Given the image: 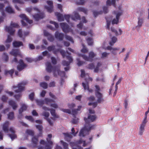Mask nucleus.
Listing matches in <instances>:
<instances>
[{
  "instance_id": "1",
  "label": "nucleus",
  "mask_w": 149,
  "mask_h": 149,
  "mask_svg": "<svg viewBox=\"0 0 149 149\" xmlns=\"http://www.w3.org/2000/svg\"><path fill=\"white\" fill-rule=\"evenodd\" d=\"M46 65L47 71L49 72L53 71L54 76L56 77L57 75H59L62 77L65 76V72L60 70L59 67L58 66L53 67L49 62H47L46 64Z\"/></svg>"
},
{
  "instance_id": "2",
  "label": "nucleus",
  "mask_w": 149,
  "mask_h": 149,
  "mask_svg": "<svg viewBox=\"0 0 149 149\" xmlns=\"http://www.w3.org/2000/svg\"><path fill=\"white\" fill-rule=\"evenodd\" d=\"M27 82L26 81H23L20 83L18 84L17 86H13V88L14 89L18 88L17 90H15V91L16 93H19V94L15 95L14 96V97L16 99L18 100L20 97L22 96V94L21 93L24 90V85H26Z\"/></svg>"
},
{
  "instance_id": "3",
  "label": "nucleus",
  "mask_w": 149,
  "mask_h": 149,
  "mask_svg": "<svg viewBox=\"0 0 149 149\" xmlns=\"http://www.w3.org/2000/svg\"><path fill=\"white\" fill-rule=\"evenodd\" d=\"M95 126L90 124H85L84 127L81 130L79 136L84 137L86 135L88 134L90 130L94 128Z\"/></svg>"
},
{
  "instance_id": "4",
  "label": "nucleus",
  "mask_w": 149,
  "mask_h": 149,
  "mask_svg": "<svg viewBox=\"0 0 149 149\" xmlns=\"http://www.w3.org/2000/svg\"><path fill=\"white\" fill-rule=\"evenodd\" d=\"M78 55L79 56H81L83 58L87 61L92 62L93 61V58L96 56V54L93 51H91L89 53V56L88 57L86 55L78 54Z\"/></svg>"
},
{
  "instance_id": "5",
  "label": "nucleus",
  "mask_w": 149,
  "mask_h": 149,
  "mask_svg": "<svg viewBox=\"0 0 149 149\" xmlns=\"http://www.w3.org/2000/svg\"><path fill=\"white\" fill-rule=\"evenodd\" d=\"M18 26V24L11 22L10 26H6L5 28V30L8 32L11 35L14 34L15 30L13 28L17 27Z\"/></svg>"
},
{
  "instance_id": "6",
  "label": "nucleus",
  "mask_w": 149,
  "mask_h": 149,
  "mask_svg": "<svg viewBox=\"0 0 149 149\" xmlns=\"http://www.w3.org/2000/svg\"><path fill=\"white\" fill-rule=\"evenodd\" d=\"M106 42H104L102 46L103 48L105 50H109L111 51V53L114 55H116L117 54V51L119 50V48L116 47H113L111 46L106 47Z\"/></svg>"
},
{
  "instance_id": "7",
  "label": "nucleus",
  "mask_w": 149,
  "mask_h": 149,
  "mask_svg": "<svg viewBox=\"0 0 149 149\" xmlns=\"http://www.w3.org/2000/svg\"><path fill=\"white\" fill-rule=\"evenodd\" d=\"M85 79L86 81V83H82V86L84 90H87L89 93H92L93 90L91 89H89L88 84V81H92L93 80L92 78L89 77L88 78H86Z\"/></svg>"
},
{
  "instance_id": "8",
  "label": "nucleus",
  "mask_w": 149,
  "mask_h": 149,
  "mask_svg": "<svg viewBox=\"0 0 149 149\" xmlns=\"http://www.w3.org/2000/svg\"><path fill=\"white\" fill-rule=\"evenodd\" d=\"M96 117L95 115L89 114L87 118H85L84 120L86 122V124H89L90 122L94 121L96 119Z\"/></svg>"
},
{
  "instance_id": "9",
  "label": "nucleus",
  "mask_w": 149,
  "mask_h": 149,
  "mask_svg": "<svg viewBox=\"0 0 149 149\" xmlns=\"http://www.w3.org/2000/svg\"><path fill=\"white\" fill-rule=\"evenodd\" d=\"M60 24L64 32L67 33L70 31V29L67 24L64 23H61Z\"/></svg>"
},
{
  "instance_id": "10",
  "label": "nucleus",
  "mask_w": 149,
  "mask_h": 149,
  "mask_svg": "<svg viewBox=\"0 0 149 149\" xmlns=\"http://www.w3.org/2000/svg\"><path fill=\"white\" fill-rule=\"evenodd\" d=\"M95 95L97 98V101L98 103H101L104 101L102 94L100 92L95 93Z\"/></svg>"
},
{
  "instance_id": "11",
  "label": "nucleus",
  "mask_w": 149,
  "mask_h": 149,
  "mask_svg": "<svg viewBox=\"0 0 149 149\" xmlns=\"http://www.w3.org/2000/svg\"><path fill=\"white\" fill-rule=\"evenodd\" d=\"M19 63L17 66V69L19 71H21L26 67V65L24 64L22 60H20L19 61Z\"/></svg>"
},
{
  "instance_id": "12",
  "label": "nucleus",
  "mask_w": 149,
  "mask_h": 149,
  "mask_svg": "<svg viewBox=\"0 0 149 149\" xmlns=\"http://www.w3.org/2000/svg\"><path fill=\"white\" fill-rule=\"evenodd\" d=\"M113 13L116 14V19H114L112 21V24H117L118 23L119 17L122 15V12H119L116 13V11H114Z\"/></svg>"
},
{
  "instance_id": "13",
  "label": "nucleus",
  "mask_w": 149,
  "mask_h": 149,
  "mask_svg": "<svg viewBox=\"0 0 149 149\" xmlns=\"http://www.w3.org/2000/svg\"><path fill=\"white\" fill-rule=\"evenodd\" d=\"M47 3L48 5H49V7L47 6H45V7L46 8L48 12L51 13L52 11L53 8V3L51 1H47Z\"/></svg>"
},
{
  "instance_id": "14",
  "label": "nucleus",
  "mask_w": 149,
  "mask_h": 149,
  "mask_svg": "<svg viewBox=\"0 0 149 149\" xmlns=\"http://www.w3.org/2000/svg\"><path fill=\"white\" fill-rule=\"evenodd\" d=\"M9 123L8 121H6L3 125V130L6 133H8L9 130L8 129Z\"/></svg>"
},
{
  "instance_id": "15",
  "label": "nucleus",
  "mask_w": 149,
  "mask_h": 149,
  "mask_svg": "<svg viewBox=\"0 0 149 149\" xmlns=\"http://www.w3.org/2000/svg\"><path fill=\"white\" fill-rule=\"evenodd\" d=\"M47 49L49 51H52L54 54L56 53L59 51L58 49L55 48V46L54 45H52L48 47Z\"/></svg>"
},
{
  "instance_id": "16",
  "label": "nucleus",
  "mask_w": 149,
  "mask_h": 149,
  "mask_svg": "<svg viewBox=\"0 0 149 149\" xmlns=\"http://www.w3.org/2000/svg\"><path fill=\"white\" fill-rule=\"evenodd\" d=\"M55 37L57 39H58L60 40H63L64 35L63 33H59L58 31L56 32L55 33Z\"/></svg>"
},
{
  "instance_id": "17",
  "label": "nucleus",
  "mask_w": 149,
  "mask_h": 149,
  "mask_svg": "<svg viewBox=\"0 0 149 149\" xmlns=\"http://www.w3.org/2000/svg\"><path fill=\"white\" fill-rule=\"evenodd\" d=\"M10 53L15 56H16L18 55L21 56V53L19 50L18 49H13Z\"/></svg>"
},
{
  "instance_id": "18",
  "label": "nucleus",
  "mask_w": 149,
  "mask_h": 149,
  "mask_svg": "<svg viewBox=\"0 0 149 149\" xmlns=\"http://www.w3.org/2000/svg\"><path fill=\"white\" fill-rule=\"evenodd\" d=\"M9 104L12 106L13 109L14 110H15L18 107V105L13 100H10L9 101Z\"/></svg>"
},
{
  "instance_id": "19",
  "label": "nucleus",
  "mask_w": 149,
  "mask_h": 149,
  "mask_svg": "<svg viewBox=\"0 0 149 149\" xmlns=\"http://www.w3.org/2000/svg\"><path fill=\"white\" fill-rule=\"evenodd\" d=\"M60 142L63 146L64 149H68V144L67 143L62 140L60 141ZM56 149H62L61 147L58 145L56 146Z\"/></svg>"
},
{
  "instance_id": "20",
  "label": "nucleus",
  "mask_w": 149,
  "mask_h": 149,
  "mask_svg": "<svg viewBox=\"0 0 149 149\" xmlns=\"http://www.w3.org/2000/svg\"><path fill=\"white\" fill-rule=\"evenodd\" d=\"M19 17L24 20H25L26 22L30 24L33 23V21L31 20H29L26 17V16L24 14H22L19 15Z\"/></svg>"
},
{
  "instance_id": "21",
  "label": "nucleus",
  "mask_w": 149,
  "mask_h": 149,
  "mask_svg": "<svg viewBox=\"0 0 149 149\" xmlns=\"http://www.w3.org/2000/svg\"><path fill=\"white\" fill-rule=\"evenodd\" d=\"M38 141V137L37 136H35L32 137L31 142L33 144V147H35L37 146Z\"/></svg>"
},
{
  "instance_id": "22",
  "label": "nucleus",
  "mask_w": 149,
  "mask_h": 149,
  "mask_svg": "<svg viewBox=\"0 0 149 149\" xmlns=\"http://www.w3.org/2000/svg\"><path fill=\"white\" fill-rule=\"evenodd\" d=\"M9 130L13 134H8L9 136L10 137L12 140H13L16 137V135L14 134V133L15 132V131L14 129L12 127L10 128L9 129Z\"/></svg>"
},
{
  "instance_id": "23",
  "label": "nucleus",
  "mask_w": 149,
  "mask_h": 149,
  "mask_svg": "<svg viewBox=\"0 0 149 149\" xmlns=\"http://www.w3.org/2000/svg\"><path fill=\"white\" fill-rule=\"evenodd\" d=\"M144 19L143 18H138V25L136 26V28L139 29L142 26V24L143 22Z\"/></svg>"
},
{
  "instance_id": "24",
  "label": "nucleus",
  "mask_w": 149,
  "mask_h": 149,
  "mask_svg": "<svg viewBox=\"0 0 149 149\" xmlns=\"http://www.w3.org/2000/svg\"><path fill=\"white\" fill-rule=\"evenodd\" d=\"M63 134L64 135L65 139L68 141H70V139L72 137V135L70 133H63Z\"/></svg>"
},
{
  "instance_id": "25",
  "label": "nucleus",
  "mask_w": 149,
  "mask_h": 149,
  "mask_svg": "<svg viewBox=\"0 0 149 149\" xmlns=\"http://www.w3.org/2000/svg\"><path fill=\"white\" fill-rule=\"evenodd\" d=\"M45 15L44 13H42L40 15L37 14L34 15L33 17L35 18L36 20H38L40 19H42L44 17Z\"/></svg>"
},
{
  "instance_id": "26",
  "label": "nucleus",
  "mask_w": 149,
  "mask_h": 149,
  "mask_svg": "<svg viewBox=\"0 0 149 149\" xmlns=\"http://www.w3.org/2000/svg\"><path fill=\"white\" fill-rule=\"evenodd\" d=\"M12 40V38L10 36H8L5 42V45L6 47L8 48L10 46V43Z\"/></svg>"
},
{
  "instance_id": "27",
  "label": "nucleus",
  "mask_w": 149,
  "mask_h": 149,
  "mask_svg": "<svg viewBox=\"0 0 149 149\" xmlns=\"http://www.w3.org/2000/svg\"><path fill=\"white\" fill-rule=\"evenodd\" d=\"M55 15L57 16L58 21L61 22L64 20V17L62 15L58 12L55 13Z\"/></svg>"
},
{
  "instance_id": "28",
  "label": "nucleus",
  "mask_w": 149,
  "mask_h": 149,
  "mask_svg": "<svg viewBox=\"0 0 149 149\" xmlns=\"http://www.w3.org/2000/svg\"><path fill=\"white\" fill-rule=\"evenodd\" d=\"M5 10L7 13L10 14L14 13V11L13 9L9 6L6 7Z\"/></svg>"
},
{
  "instance_id": "29",
  "label": "nucleus",
  "mask_w": 149,
  "mask_h": 149,
  "mask_svg": "<svg viewBox=\"0 0 149 149\" xmlns=\"http://www.w3.org/2000/svg\"><path fill=\"white\" fill-rule=\"evenodd\" d=\"M81 108V106H78L77 109H72L71 113L73 116H75V115L77 113L78 111H80Z\"/></svg>"
},
{
  "instance_id": "30",
  "label": "nucleus",
  "mask_w": 149,
  "mask_h": 149,
  "mask_svg": "<svg viewBox=\"0 0 149 149\" xmlns=\"http://www.w3.org/2000/svg\"><path fill=\"white\" fill-rule=\"evenodd\" d=\"M117 38L113 36L111 38V40L109 42V44L111 46H113L114 44L117 41Z\"/></svg>"
},
{
  "instance_id": "31",
  "label": "nucleus",
  "mask_w": 149,
  "mask_h": 149,
  "mask_svg": "<svg viewBox=\"0 0 149 149\" xmlns=\"http://www.w3.org/2000/svg\"><path fill=\"white\" fill-rule=\"evenodd\" d=\"M74 16H72L71 17L72 19L74 20H75L76 19H79L80 18V17L79 15L76 12H74Z\"/></svg>"
},
{
  "instance_id": "32",
  "label": "nucleus",
  "mask_w": 149,
  "mask_h": 149,
  "mask_svg": "<svg viewBox=\"0 0 149 149\" xmlns=\"http://www.w3.org/2000/svg\"><path fill=\"white\" fill-rule=\"evenodd\" d=\"M27 108L26 105L24 104H22L21 105L20 108L19 110V112L22 113L24 111H26Z\"/></svg>"
},
{
  "instance_id": "33",
  "label": "nucleus",
  "mask_w": 149,
  "mask_h": 149,
  "mask_svg": "<svg viewBox=\"0 0 149 149\" xmlns=\"http://www.w3.org/2000/svg\"><path fill=\"white\" fill-rule=\"evenodd\" d=\"M4 6V5L3 4L0 3V11L3 16H5V13L3 10Z\"/></svg>"
},
{
  "instance_id": "34",
  "label": "nucleus",
  "mask_w": 149,
  "mask_h": 149,
  "mask_svg": "<svg viewBox=\"0 0 149 149\" xmlns=\"http://www.w3.org/2000/svg\"><path fill=\"white\" fill-rule=\"evenodd\" d=\"M13 45L15 47H19L22 45V43L20 41H14L13 42Z\"/></svg>"
},
{
  "instance_id": "35",
  "label": "nucleus",
  "mask_w": 149,
  "mask_h": 149,
  "mask_svg": "<svg viewBox=\"0 0 149 149\" xmlns=\"http://www.w3.org/2000/svg\"><path fill=\"white\" fill-rule=\"evenodd\" d=\"M139 15L138 18L144 19L145 16V12L143 10H140L139 12Z\"/></svg>"
},
{
  "instance_id": "36",
  "label": "nucleus",
  "mask_w": 149,
  "mask_h": 149,
  "mask_svg": "<svg viewBox=\"0 0 149 149\" xmlns=\"http://www.w3.org/2000/svg\"><path fill=\"white\" fill-rule=\"evenodd\" d=\"M49 113L48 112L44 111L41 114V115L45 117V118L46 119L49 116Z\"/></svg>"
},
{
  "instance_id": "37",
  "label": "nucleus",
  "mask_w": 149,
  "mask_h": 149,
  "mask_svg": "<svg viewBox=\"0 0 149 149\" xmlns=\"http://www.w3.org/2000/svg\"><path fill=\"white\" fill-rule=\"evenodd\" d=\"M116 0H112L111 1L110 0H108L107 1V5H113L115 6V3L116 2Z\"/></svg>"
},
{
  "instance_id": "38",
  "label": "nucleus",
  "mask_w": 149,
  "mask_h": 149,
  "mask_svg": "<svg viewBox=\"0 0 149 149\" xmlns=\"http://www.w3.org/2000/svg\"><path fill=\"white\" fill-rule=\"evenodd\" d=\"M142 125H141L139 128V134L140 135H143V132L144 130V127Z\"/></svg>"
},
{
  "instance_id": "39",
  "label": "nucleus",
  "mask_w": 149,
  "mask_h": 149,
  "mask_svg": "<svg viewBox=\"0 0 149 149\" xmlns=\"http://www.w3.org/2000/svg\"><path fill=\"white\" fill-rule=\"evenodd\" d=\"M40 86L44 89H47L48 87V84L45 82H42L40 83Z\"/></svg>"
},
{
  "instance_id": "40",
  "label": "nucleus",
  "mask_w": 149,
  "mask_h": 149,
  "mask_svg": "<svg viewBox=\"0 0 149 149\" xmlns=\"http://www.w3.org/2000/svg\"><path fill=\"white\" fill-rule=\"evenodd\" d=\"M50 113L52 115L54 118H58L57 115L55 113V111L53 109H51L50 110Z\"/></svg>"
},
{
  "instance_id": "41",
  "label": "nucleus",
  "mask_w": 149,
  "mask_h": 149,
  "mask_svg": "<svg viewBox=\"0 0 149 149\" xmlns=\"http://www.w3.org/2000/svg\"><path fill=\"white\" fill-rule=\"evenodd\" d=\"M77 10L79 12H82L85 14L87 13V10L84 8L79 7L77 8Z\"/></svg>"
},
{
  "instance_id": "42",
  "label": "nucleus",
  "mask_w": 149,
  "mask_h": 149,
  "mask_svg": "<svg viewBox=\"0 0 149 149\" xmlns=\"http://www.w3.org/2000/svg\"><path fill=\"white\" fill-rule=\"evenodd\" d=\"M36 102L38 105L42 106L44 104V101L42 100H36Z\"/></svg>"
},
{
  "instance_id": "43",
  "label": "nucleus",
  "mask_w": 149,
  "mask_h": 149,
  "mask_svg": "<svg viewBox=\"0 0 149 149\" xmlns=\"http://www.w3.org/2000/svg\"><path fill=\"white\" fill-rule=\"evenodd\" d=\"M109 53L106 52H104L102 53L101 58H104L107 57L109 55Z\"/></svg>"
},
{
  "instance_id": "44",
  "label": "nucleus",
  "mask_w": 149,
  "mask_h": 149,
  "mask_svg": "<svg viewBox=\"0 0 149 149\" xmlns=\"http://www.w3.org/2000/svg\"><path fill=\"white\" fill-rule=\"evenodd\" d=\"M87 41L88 45H93V40L91 38H87Z\"/></svg>"
},
{
  "instance_id": "45",
  "label": "nucleus",
  "mask_w": 149,
  "mask_h": 149,
  "mask_svg": "<svg viewBox=\"0 0 149 149\" xmlns=\"http://www.w3.org/2000/svg\"><path fill=\"white\" fill-rule=\"evenodd\" d=\"M45 102L46 104L48 105L49 103H50L52 102H54V101L51 99H50L48 98H45Z\"/></svg>"
},
{
  "instance_id": "46",
  "label": "nucleus",
  "mask_w": 149,
  "mask_h": 149,
  "mask_svg": "<svg viewBox=\"0 0 149 149\" xmlns=\"http://www.w3.org/2000/svg\"><path fill=\"white\" fill-rule=\"evenodd\" d=\"M82 46L83 49L81 50V52L83 53H86L88 52V50L83 44H82Z\"/></svg>"
},
{
  "instance_id": "47",
  "label": "nucleus",
  "mask_w": 149,
  "mask_h": 149,
  "mask_svg": "<svg viewBox=\"0 0 149 149\" xmlns=\"http://www.w3.org/2000/svg\"><path fill=\"white\" fill-rule=\"evenodd\" d=\"M74 118H73L72 120V123L75 124H76L78 122L79 119L78 118L75 117V116H73Z\"/></svg>"
},
{
  "instance_id": "48",
  "label": "nucleus",
  "mask_w": 149,
  "mask_h": 149,
  "mask_svg": "<svg viewBox=\"0 0 149 149\" xmlns=\"http://www.w3.org/2000/svg\"><path fill=\"white\" fill-rule=\"evenodd\" d=\"M14 117V113L12 112L9 113L8 115V118L10 120L12 119Z\"/></svg>"
},
{
  "instance_id": "49",
  "label": "nucleus",
  "mask_w": 149,
  "mask_h": 149,
  "mask_svg": "<svg viewBox=\"0 0 149 149\" xmlns=\"http://www.w3.org/2000/svg\"><path fill=\"white\" fill-rule=\"evenodd\" d=\"M95 66L93 63L89 64L87 66V68L90 69H93L94 68Z\"/></svg>"
},
{
  "instance_id": "50",
  "label": "nucleus",
  "mask_w": 149,
  "mask_h": 149,
  "mask_svg": "<svg viewBox=\"0 0 149 149\" xmlns=\"http://www.w3.org/2000/svg\"><path fill=\"white\" fill-rule=\"evenodd\" d=\"M2 58L5 61H7L8 59V56L6 54L4 53L2 56Z\"/></svg>"
},
{
  "instance_id": "51",
  "label": "nucleus",
  "mask_w": 149,
  "mask_h": 149,
  "mask_svg": "<svg viewBox=\"0 0 149 149\" xmlns=\"http://www.w3.org/2000/svg\"><path fill=\"white\" fill-rule=\"evenodd\" d=\"M48 138H47V140L48 143L50 144H52V141L50 140V139L52 137V134H49L48 135Z\"/></svg>"
},
{
  "instance_id": "52",
  "label": "nucleus",
  "mask_w": 149,
  "mask_h": 149,
  "mask_svg": "<svg viewBox=\"0 0 149 149\" xmlns=\"http://www.w3.org/2000/svg\"><path fill=\"white\" fill-rule=\"evenodd\" d=\"M111 30L112 32L114 33L116 35H119V34L118 33L117 31L114 28L111 27Z\"/></svg>"
},
{
  "instance_id": "53",
  "label": "nucleus",
  "mask_w": 149,
  "mask_h": 149,
  "mask_svg": "<svg viewBox=\"0 0 149 149\" xmlns=\"http://www.w3.org/2000/svg\"><path fill=\"white\" fill-rule=\"evenodd\" d=\"M14 72V70H11L10 71L6 70L5 72V74H7L8 73L10 74L12 76Z\"/></svg>"
},
{
  "instance_id": "54",
  "label": "nucleus",
  "mask_w": 149,
  "mask_h": 149,
  "mask_svg": "<svg viewBox=\"0 0 149 149\" xmlns=\"http://www.w3.org/2000/svg\"><path fill=\"white\" fill-rule=\"evenodd\" d=\"M95 93H100V87L97 85H96L95 86Z\"/></svg>"
},
{
  "instance_id": "55",
  "label": "nucleus",
  "mask_w": 149,
  "mask_h": 149,
  "mask_svg": "<svg viewBox=\"0 0 149 149\" xmlns=\"http://www.w3.org/2000/svg\"><path fill=\"white\" fill-rule=\"evenodd\" d=\"M77 60L78 62L77 64L79 66H81L85 63L84 62L80 61L79 58H77Z\"/></svg>"
},
{
  "instance_id": "56",
  "label": "nucleus",
  "mask_w": 149,
  "mask_h": 149,
  "mask_svg": "<svg viewBox=\"0 0 149 149\" xmlns=\"http://www.w3.org/2000/svg\"><path fill=\"white\" fill-rule=\"evenodd\" d=\"M26 132L28 134L30 135L33 136L34 134L33 132L30 130H27Z\"/></svg>"
},
{
  "instance_id": "57",
  "label": "nucleus",
  "mask_w": 149,
  "mask_h": 149,
  "mask_svg": "<svg viewBox=\"0 0 149 149\" xmlns=\"http://www.w3.org/2000/svg\"><path fill=\"white\" fill-rule=\"evenodd\" d=\"M65 37L66 39L67 40L70 41L72 43H73L74 42L72 39V37H71L70 36H68L67 35H66L65 36Z\"/></svg>"
},
{
  "instance_id": "58",
  "label": "nucleus",
  "mask_w": 149,
  "mask_h": 149,
  "mask_svg": "<svg viewBox=\"0 0 149 149\" xmlns=\"http://www.w3.org/2000/svg\"><path fill=\"white\" fill-rule=\"evenodd\" d=\"M62 64L64 66H69L70 64V63L67 61H63L62 63Z\"/></svg>"
},
{
  "instance_id": "59",
  "label": "nucleus",
  "mask_w": 149,
  "mask_h": 149,
  "mask_svg": "<svg viewBox=\"0 0 149 149\" xmlns=\"http://www.w3.org/2000/svg\"><path fill=\"white\" fill-rule=\"evenodd\" d=\"M50 106L56 109L58 107V104L56 103L51 104Z\"/></svg>"
},
{
  "instance_id": "60",
  "label": "nucleus",
  "mask_w": 149,
  "mask_h": 149,
  "mask_svg": "<svg viewBox=\"0 0 149 149\" xmlns=\"http://www.w3.org/2000/svg\"><path fill=\"white\" fill-rule=\"evenodd\" d=\"M147 118V117L145 116V118H144L143 122H142V123L141 124V125L144 126H145L146 123L147 122V120H146Z\"/></svg>"
},
{
  "instance_id": "61",
  "label": "nucleus",
  "mask_w": 149,
  "mask_h": 149,
  "mask_svg": "<svg viewBox=\"0 0 149 149\" xmlns=\"http://www.w3.org/2000/svg\"><path fill=\"white\" fill-rule=\"evenodd\" d=\"M34 96V93H32L29 95V99L33 101V100Z\"/></svg>"
},
{
  "instance_id": "62",
  "label": "nucleus",
  "mask_w": 149,
  "mask_h": 149,
  "mask_svg": "<svg viewBox=\"0 0 149 149\" xmlns=\"http://www.w3.org/2000/svg\"><path fill=\"white\" fill-rule=\"evenodd\" d=\"M55 83L54 81H51L49 83V87H54L55 86Z\"/></svg>"
},
{
  "instance_id": "63",
  "label": "nucleus",
  "mask_w": 149,
  "mask_h": 149,
  "mask_svg": "<svg viewBox=\"0 0 149 149\" xmlns=\"http://www.w3.org/2000/svg\"><path fill=\"white\" fill-rule=\"evenodd\" d=\"M25 117V118H26L27 119L29 120L31 122H33V119L31 116H26Z\"/></svg>"
},
{
  "instance_id": "64",
  "label": "nucleus",
  "mask_w": 149,
  "mask_h": 149,
  "mask_svg": "<svg viewBox=\"0 0 149 149\" xmlns=\"http://www.w3.org/2000/svg\"><path fill=\"white\" fill-rule=\"evenodd\" d=\"M47 38L48 40L51 42L53 41L54 40V37L51 34L47 37Z\"/></svg>"
}]
</instances>
